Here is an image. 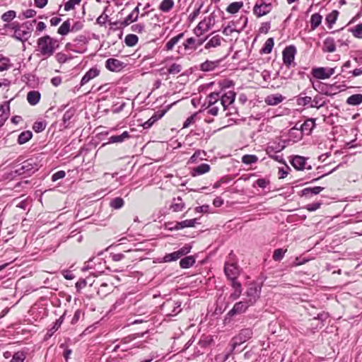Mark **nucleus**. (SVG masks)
<instances>
[{"label": "nucleus", "instance_id": "nucleus-17", "mask_svg": "<svg viewBox=\"0 0 362 362\" xmlns=\"http://www.w3.org/2000/svg\"><path fill=\"white\" fill-rule=\"evenodd\" d=\"M322 50L325 52H334L336 50L334 39L330 37L325 38L323 42Z\"/></svg>", "mask_w": 362, "mask_h": 362}, {"label": "nucleus", "instance_id": "nucleus-10", "mask_svg": "<svg viewBox=\"0 0 362 362\" xmlns=\"http://www.w3.org/2000/svg\"><path fill=\"white\" fill-rule=\"evenodd\" d=\"M272 8V6L271 4L262 3L259 5L256 4L253 11L257 17H261L269 13Z\"/></svg>", "mask_w": 362, "mask_h": 362}, {"label": "nucleus", "instance_id": "nucleus-46", "mask_svg": "<svg viewBox=\"0 0 362 362\" xmlns=\"http://www.w3.org/2000/svg\"><path fill=\"white\" fill-rule=\"evenodd\" d=\"M323 187H315L313 188H305L302 192L303 195H306L309 193H312L313 194H318L323 190Z\"/></svg>", "mask_w": 362, "mask_h": 362}, {"label": "nucleus", "instance_id": "nucleus-47", "mask_svg": "<svg viewBox=\"0 0 362 362\" xmlns=\"http://www.w3.org/2000/svg\"><path fill=\"white\" fill-rule=\"evenodd\" d=\"M220 106H221L220 103L208 105V113L214 116L217 115Z\"/></svg>", "mask_w": 362, "mask_h": 362}, {"label": "nucleus", "instance_id": "nucleus-19", "mask_svg": "<svg viewBox=\"0 0 362 362\" xmlns=\"http://www.w3.org/2000/svg\"><path fill=\"white\" fill-rule=\"evenodd\" d=\"M165 112V110L158 111L156 112L148 121L144 123V128H150L157 120L163 117Z\"/></svg>", "mask_w": 362, "mask_h": 362}, {"label": "nucleus", "instance_id": "nucleus-25", "mask_svg": "<svg viewBox=\"0 0 362 362\" xmlns=\"http://www.w3.org/2000/svg\"><path fill=\"white\" fill-rule=\"evenodd\" d=\"M315 125V119H308L304 122V123L300 126V129L302 132H305L308 134H309Z\"/></svg>", "mask_w": 362, "mask_h": 362}, {"label": "nucleus", "instance_id": "nucleus-8", "mask_svg": "<svg viewBox=\"0 0 362 362\" xmlns=\"http://www.w3.org/2000/svg\"><path fill=\"white\" fill-rule=\"evenodd\" d=\"M296 54V48L293 46L286 47L283 51V60L284 64L289 66L293 62Z\"/></svg>", "mask_w": 362, "mask_h": 362}, {"label": "nucleus", "instance_id": "nucleus-44", "mask_svg": "<svg viewBox=\"0 0 362 362\" xmlns=\"http://www.w3.org/2000/svg\"><path fill=\"white\" fill-rule=\"evenodd\" d=\"M0 72L8 70L11 68V64L10 59L5 57H1V61H0Z\"/></svg>", "mask_w": 362, "mask_h": 362}, {"label": "nucleus", "instance_id": "nucleus-14", "mask_svg": "<svg viewBox=\"0 0 362 362\" xmlns=\"http://www.w3.org/2000/svg\"><path fill=\"white\" fill-rule=\"evenodd\" d=\"M259 296V292L255 286L250 287L246 291L247 298L245 299L249 304L253 305Z\"/></svg>", "mask_w": 362, "mask_h": 362}, {"label": "nucleus", "instance_id": "nucleus-18", "mask_svg": "<svg viewBox=\"0 0 362 362\" xmlns=\"http://www.w3.org/2000/svg\"><path fill=\"white\" fill-rule=\"evenodd\" d=\"M219 64V61H209L202 63L199 66V69L202 71H211L214 70Z\"/></svg>", "mask_w": 362, "mask_h": 362}, {"label": "nucleus", "instance_id": "nucleus-48", "mask_svg": "<svg viewBox=\"0 0 362 362\" xmlns=\"http://www.w3.org/2000/svg\"><path fill=\"white\" fill-rule=\"evenodd\" d=\"M123 205L124 201L120 197L115 198L110 202V206L115 209H120Z\"/></svg>", "mask_w": 362, "mask_h": 362}, {"label": "nucleus", "instance_id": "nucleus-61", "mask_svg": "<svg viewBox=\"0 0 362 362\" xmlns=\"http://www.w3.org/2000/svg\"><path fill=\"white\" fill-rule=\"evenodd\" d=\"M83 24L81 22L78 21V22H76L74 25H72L71 28L72 32H77V31L81 30L83 28Z\"/></svg>", "mask_w": 362, "mask_h": 362}, {"label": "nucleus", "instance_id": "nucleus-13", "mask_svg": "<svg viewBox=\"0 0 362 362\" xmlns=\"http://www.w3.org/2000/svg\"><path fill=\"white\" fill-rule=\"evenodd\" d=\"M139 14V6L134 8V9L129 13L126 18L120 23V25L122 27H126L130 25L132 23H134L137 21Z\"/></svg>", "mask_w": 362, "mask_h": 362}, {"label": "nucleus", "instance_id": "nucleus-37", "mask_svg": "<svg viewBox=\"0 0 362 362\" xmlns=\"http://www.w3.org/2000/svg\"><path fill=\"white\" fill-rule=\"evenodd\" d=\"M194 262L193 257L188 256L180 260V265L182 268H189L194 263Z\"/></svg>", "mask_w": 362, "mask_h": 362}, {"label": "nucleus", "instance_id": "nucleus-3", "mask_svg": "<svg viewBox=\"0 0 362 362\" xmlns=\"http://www.w3.org/2000/svg\"><path fill=\"white\" fill-rule=\"evenodd\" d=\"M191 248V246L185 245L177 251L165 255V257H163V260L165 262L177 260L182 256L188 254L190 252Z\"/></svg>", "mask_w": 362, "mask_h": 362}, {"label": "nucleus", "instance_id": "nucleus-11", "mask_svg": "<svg viewBox=\"0 0 362 362\" xmlns=\"http://www.w3.org/2000/svg\"><path fill=\"white\" fill-rule=\"evenodd\" d=\"M235 98V93L231 90L227 92L221 96L220 104L223 110H225L228 105L234 102Z\"/></svg>", "mask_w": 362, "mask_h": 362}, {"label": "nucleus", "instance_id": "nucleus-35", "mask_svg": "<svg viewBox=\"0 0 362 362\" xmlns=\"http://www.w3.org/2000/svg\"><path fill=\"white\" fill-rule=\"evenodd\" d=\"M322 16L319 13H315L311 16L310 24L313 30L316 29L322 22Z\"/></svg>", "mask_w": 362, "mask_h": 362}, {"label": "nucleus", "instance_id": "nucleus-7", "mask_svg": "<svg viewBox=\"0 0 362 362\" xmlns=\"http://www.w3.org/2000/svg\"><path fill=\"white\" fill-rule=\"evenodd\" d=\"M105 66L108 70L117 72L121 71L124 67V65L121 61L117 59L110 58L106 61Z\"/></svg>", "mask_w": 362, "mask_h": 362}, {"label": "nucleus", "instance_id": "nucleus-33", "mask_svg": "<svg viewBox=\"0 0 362 362\" xmlns=\"http://www.w3.org/2000/svg\"><path fill=\"white\" fill-rule=\"evenodd\" d=\"M243 6V3L241 1L233 2L227 7L226 11L234 14L236 13Z\"/></svg>", "mask_w": 362, "mask_h": 362}, {"label": "nucleus", "instance_id": "nucleus-31", "mask_svg": "<svg viewBox=\"0 0 362 362\" xmlns=\"http://www.w3.org/2000/svg\"><path fill=\"white\" fill-rule=\"evenodd\" d=\"M185 207V204L182 202L180 197L173 199V202L170 206V208L173 211L178 212L181 211Z\"/></svg>", "mask_w": 362, "mask_h": 362}, {"label": "nucleus", "instance_id": "nucleus-41", "mask_svg": "<svg viewBox=\"0 0 362 362\" xmlns=\"http://www.w3.org/2000/svg\"><path fill=\"white\" fill-rule=\"evenodd\" d=\"M274 47V40L273 38H269L265 42V44L262 49V52L265 54H269L272 52V48Z\"/></svg>", "mask_w": 362, "mask_h": 362}, {"label": "nucleus", "instance_id": "nucleus-34", "mask_svg": "<svg viewBox=\"0 0 362 362\" xmlns=\"http://www.w3.org/2000/svg\"><path fill=\"white\" fill-rule=\"evenodd\" d=\"M129 137V134L127 132H124L120 135H116V136H112L109 138V142L110 143H121L125 139H127Z\"/></svg>", "mask_w": 362, "mask_h": 362}, {"label": "nucleus", "instance_id": "nucleus-45", "mask_svg": "<svg viewBox=\"0 0 362 362\" xmlns=\"http://www.w3.org/2000/svg\"><path fill=\"white\" fill-rule=\"evenodd\" d=\"M233 25H234L233 23H230L226 27H225L223 30V35H225L226 36H230L234 32L240 33V30H238L235 28H234Z\"/></svg>", "mask_w": 362, "mask_h": 362}, {"label": "nucleus", "instance_id": "nucleus-21", "mask_svg": "<svg viewBox=\"0 0 362 362\" xmlns=\"http://www.w3.org/2000/svg\"><path fill=\"white\" fill-rule=\"evenodd\" d=\"M197 223V218L185 220L180 222H177L175 226L173 228L175 230H180L184 228L194 227Z\"/></svg>", "mask_w": 362, "mask_h": 362}, {"label": "nucleus", "instance_id": "nucleus-43", "mask_svg": "<svg viewBox=\"0 0 362 362\" xmlns=\"http://www.w3.org/2000/svg\"><path fill=\"white\" fill-rule=\"evenodd\" d=\"M182 70V66L181 64L173 63L168 69V73L169 74H177Z\"/></svg>", "mask_w": 362, "mask_h": 362}, {"label": "nucleus", "instance_id": "nucleus-5", "mask_svg": "<svg viewBox=\"0 0 362 362\" xmlns=\"http://www.w3.org/2000/svg\"><path fill=\"white\" fill-rule=\"evenodd\" d=\"M212 24V18L209 17L208 18H204L203 21L199 23L197 27L194 29V33L197 36L202 35L204 33L207 32L210 30Z\"/></svg>", "mask_w": 362, "mask_h": 362}, {"label": "nucleus", "instance_id": "nucleus-56", "mask_svg": "<svg viewBox=\"0 0 362 362\" xmlns=\"http://www.w3.org/2000/svg\"><path fill=\"white\" fill-rule=\"evenodd\" d=\"M46 127V124L43 122H35L33 125V129L36 132H42Z\"/></svg>", "mask_w": 362, "mask_h": 362}, {"label": "nucleus", "instance_id": "nucleus-53", "mask_svg": "<svg viewBox=\"0 0 362 362\" xmlns=\"http://www.w3.org/2000/svg\"><path fill=\"white\" fill-rule=\"evenodd\" d=\"M25 354H23V352H20V351L16 352L13 356V358L10 362H23V361L25 360Z\"/></svg>", "mask_w": 362, "mask_h": 362}, {"label": "nucleus", "instance_id": "nucleus-51", "mask_svg": "<svg viewBox=\"0 0 362 362\" xmlns=\"http://www.w3.org/2000/svg\"><path fill=\"white\" fill-rule=\"evenodd\" d=\"M219 99V93H212L208 96V103L211 104H217L220 103L218 101Z\"/></svg>", "mask_w": 362, "mask_h": 362}, {"label": "nucleus", "instance_id": "nucleus-57", "mask_svg": "<svg viewBox=\"0 0 362 362\" xmlns=\"http://www.w3.org/2000/svg\"><path fill=\"white\" fill-rule=\"evenodd\" d=\"M132 30L136 33H141L144 30V25L142 23L134 24L131 28Z\"/></svg>", "mask_w": 362, "mask_h": 362}, {"label": "nucleus", "instance_id": "nucleus-40", "mask_svg": "<svg viewBox=\"0 0 362 362\" xmlns=\"http://www.w3.org/2000/svg\"><path fill=\"white\" fill-rule=\"evenodd\" d=\"M124 42L128 46H134L138 42V37L133 34H129L125 37Z\"/></svg>", "mask_w": 362, "mask_h": 362}, {"label": "nucleus", "instance_id": "nucleus-64", "mask_svg": "<svg viewBox=\"0 0 362 362\" xmlns=\"http://www.w3.org/2000/svg\"><path fill=\"white\" fill-rule=\"evenodd\" d=\"M47 1L48 0H34L35 5L40 8H44L47 5Z\"/></svg>", "mask_w": 362, "mask_h": 362}, {"label": "nucleus", "instance_id": "nucleus-4", "mask_svg": "<svg viewBox=\"0 0 362 362\" xmlns=\"http://www.w3.org/2000/svg\"><path fill=\"white\" fill-rule=\"evenodd\" d=\"M334 68L318 67L313 69V75L317 79H327L334 74Z\"/></svg>", "mask_w": 362, "mask_h": 362}, {"label": "nucleus", "instance_id": "nucleus-36", "mask_svg": "<svg viewBox=\"0 0 362 362\" xmlns=\"http://www.w3.org/2000/svg\"><path fill=\"white\" fill-rule=\"evenodd\" d=\"M173 6V0H163L159 6V9L163 12H168Z\"/></svg>", "mask_w": 362, "mask_h": 362}, {"label": "nucleus", "instance_id": "nucleus-16", "mask_svg": "<svg viewBox=\"0 0 362 362\" xmlns=\"http://www.w3.org/2000/svg\"><path fill=\"white\" fill-rule=\"evenodd\" d=\"M211 170V167L209 164L202 163L194 168L191 170V175L192 177H196L198 175H201L209 172Z\"/></svg>", "mask_w": 362, "mask_h": 362}, {"label": "nucleus", "instance_id": "nucleus-58", "mask_svg": "<svg viewBox=\"0 0 362 362\" xmlns=\"http://www.w3.org/2000/svg\"><path fill=\"white\" fill-rule=\"evenodd\" d=\"M65 175H66V173H65V172H64V171H63V170H59V171H58V172L55 173L52 175V181H54H54H57V180H59V179L64 178V177H65Z\"/></svg>", "mask_w": 362, "mask_h": 362}, {"label": "nucleus", "instance_id": "nucleus-52", "mask_svg": "<svg viewBox=\"0 0 362 362\" xmlns=\"http://www.w3.org/2000/svg\"><path fill=\"white\" fill-rule=\"evenodd\" d=\"M354 36L357 38H362V23L358 24L355 28L351 29Z\"/></svg>", "mask_w": 362, "mask_h": 362}, {"label": "nucleus", "instance_id": "nucleus-30", "mask_svg": "<svg viewBox=\"0 0 362 362\" xmlns=\"http://www.w3.org/2000/svg\"><path fill=\"white\" fill-rule=\"evenodd\" d=\"M339 12L336 10L332 11L326 16V21L328 23L329 28H332L338 18Z\"/></svg>", "mask_w": 362, "mask_h": 362}, {"label": "nucleus", "instance_id": "nucleus-28", "mask_svg": "<svg viewBox=\"0 0 362 362\" xmlns=\"http://www.w3.org/2000/svg\"><path fill=\"white\" fill-rule=\"evenodd\" d=\"M70 31H71V23L69 20H66L58 28L57 33L61 35H66Z\"/></svg>", "mask_w": 362, "mask_h": 362}, {"label": "nucleus", "instance_id": "nucleus-27", "mask_svg": "<svg viewBox=\"0 0 362 362\" xmlns=\"http://www.w3.org/2000/svg\"><path fill=\"white\" fill-rule=\"evenodd\" d=\"M8 115H9L8 105H0V127L8 119Z\"/></svg>", "mask_w": 362, "mask_h": 362}, {"label": "nucleus", "instance_id": "nucleus-63", "mask_svg": "<svg viewBox=\"0 0 362 362\" xmlns=\"http://www.w3.org/2000/svg\"><path fill=\"white\" fill-rule=\"evenodd\" d=\"M36 15V11L33 9H28L23 12V16L26 18H33Z\"/></svg>", "mask_w": 362, "mask_h": 362}, {"label": "nucleus", "instance_id": "nucleus-29", "mask_svg": "<svg viewBox=\"0 0 362 362\" xmlns=\"http://www.w3.org/2000/svg\"><path fill=\"white\" fill-rule=\"evenodd\" d=\"M362 103V94H354L349 96L346 103L350 105H358Z\"/></svg>", "mask_w": 362, "mask_h": 362}, {"label": "nucleus", "instance_id": "nucleus-23", "mask_svg": "<svg viewBox=\"0 0 362 362\" xmlns=\"http://www.w3.org/2000/svg\"><path fill=\"white\" fill-rule=\"evenodd\" d=\"M184 37V33H180L179 35L172 37L168 41L165 45V50L169 52L173 50L175 45Z\"/></svg>", "mask_w": 362, "mask_h": 362}, {"label": "nucleus", "instance_id": "nucleus-24", "mask_svg": "<svg viewBox=\"0 0 362 362\" xmlns=\"http://www.w3.org/2000/svg\"><path fill=\"white\" fill-rule=\"evenodd\" d=\"M223 38L219 35L212 37L205 45L206 49L217 47L221 45Z\"/></svg>", "mask_w": 362, "mask_h": 362}, {"label": "nucleus", "instance_id": "nucleus-38", "mask_svg": "<svg viewBox=\"0 0 362 362\" xmlns=\"http://www.w3.org/2000/svg\"><path fill=\"white\" fill-rule=\"evenodd\" d=\"M183 46L185 49H196L197 48V40L194 37H189L183 43Z\"/></svg>", "mask_w": 362, "mask_h": 362}, {"label": "nucleus", "instance_id": "nucleus-15", "mask_svg": "<svg viewBox=\"0 0 362 362\" xmlns=\"http://www.w3.org/2000/svg\"><path fill=\"white\" fill-rule=\"evenodd\" d=\"M100 74V71L97 68L90 69L83 76L81 81V86H83L90 81L91 79L98 76Z\"/></svg>", "mask_w": 362, "mask_h": 362}, {"label": "nucleus", "instance_id": "nucleus-62", "mask_svg": "<svg viewBox=\"0 0 362 362\" xmlns=\"http://www.w3.org/2000/svg\"><path fill=\"white\" fill-rule=\"evenodd\" d=\"M321 204L320 203H313V204H308L306 206V209L310 211H314L315 210H317V209L320 208Z\"/></svg>", "mask_w": 362, "mask_h": 362}, {"label": "nucleus", "instance_id": "nucleus-1", "mask_svg": "<svg viewBox=\"0 0 362 362\" xmlns=\"http://www.w3.org/2000/svg\"><path fill=\"white\" fill-rule=\"evenodd\" d=\"M36 23L35 20L26 21L22 24L18 22L6 23L4 25V34H8V31L13 33L12 37L21 42H25L31 36L33 30V25Z\"/></svg>", "mask_w": 362, "mask_h": 362}, {"label": "nucleus", "instance_id": "nucleus-55", "mask_svg": "<svg viewBox=\"0 0 362 362\" xmlns=\"http://www.w3.org/2000/svg\"><path fill=\"white\" fill-rule=\"evenodd\" d=\"M201 151H197L189 158L188 163H194L197 162V159L199 158L200 160H204V158H201Z\"/></svg>", "mask_w": 362, "mask_h": 362}, {"label": "nucleus", "instance_id": "nucleus-6", "mask_svg": "<svg viewBox=\"0 0 362 362\" xmlns=\"http://www.w3.org/2000/svg\"><path fill=\"white\" fill-rule=\"evenodd\" d=\"M224 272L228 279L235 280L239 275V269L236 264L226 263L224 267Z\"/></svg>", "mask_w": 362, "mask_h": 362}, {"label": "nucleus", "instance_id": "nucleus-42", "mask_svg": "<svg viewBox=\"0 0 362 362\" xmlns=\"http://www.w3.org/2000/svg\"><path fill=\"white\" fill-rule=\"evenodd\" d=\"M258 158L255 155H245L242 157V162L247 165L255 163Z\"/></svg>", "mask_w": 362, "mask_h": 362}, {"label": "nucleus", "instance_id": "nucleus-22", "mask_svg": "<svg viewBox=\"0 0 362 362\" xmlns=\"http://www.w3.org/2000/svg\"><path fill=\"white\" fill-rule=\"evenodd\" d=\"M306 159L304 157L300 156H296L292 161L291 164L296 170H303L305 168Z\"/></svg>", "mask_w": 362, "mask_h": 362}, {"label": "nucleus", "instance_id": "nucleus-59", "mask_svg": "<svg viewBox=\"0 0 362 362\" xmlns=\"http://www.w3.org/2000/svg\"><path fill=\"white\" fill-rule=\"evenodd\" d=\"M256 184L261 188H265L269 184V181L264 178H259L256 181Z\"/></svg>", "mask_w": 362, "mask_h": 362}, {"label": "nucleus", "instance_id": "nucleus-26", "mask_svg": "<svg viewBox=\"0 0 362 362\" xmlns=\"http://www.w3.org/2000/svg\"><path fill=\"white\" fill-rule=\"evenodd\" d=\"M40 99V94L38 91H30L27 95L28 102L32 105H36Z\"/></svg>", "mask_w": 362, "mask_h": 362}, {"label": "nucleus", "instance_id": "nucleus-2", "mask_svg": "<svg viewBox=\"0 0 362 362\" xmlns=\"http://www.w3.org/2000/svg\"><path fill=\"white\" fill-rule=\"evenodd\" d=\"M37 50L45 58L51 57L59 47L58 40L47 35L40 37L37 41Z\"/></svg>", "mask_w": 362, "mask_h": 362}, {"label": "nucleus", "instance_id": "nucleus-49", "mask_svg": "<svg viewBox=\"0 0 362 362\" xmlns=\"http://www.w3.org/2000/svg\"><path fill=\"white\" fill-rule=\"evenodd\" d=\"M81 0H69L64 4V10L69 11L74 8L76 5L80 4Z\"/></svg>", "mask_w": 362, "mask_h": 362}, {"label": "nucleus", "instance_id": "nucleus-50", "mask_svg": "<svg viewBox=\"0 0 362 362\" xmlns=\"http://www.w3.org/2000/svg\"><path fill=\"white\" fill-rule=\"evenodd\" d=\"M286 252V250H283L281 248L275 250L273 254V259L275 261L281 260L284 257Z\"/></svg>", "mask_w": 362, "mask_h": 362}, {"label": "nucleus", "instance_id": "nucleus-20", "mask_svg": "<svg viewBox=\"0 0 362 362\" xmlns=\"http://www.w3.org/2000/svg\"><path fill=\"white\" fill-rule=\"evenodd\" d=\"M284 98L281 94H272L265 98V103L268 105H276L284 100Z\"/></svg>", "mask_w": 362, "mask_h": 362}, {"label": "nucleus", "instance_id": "nucleus-9", "mask_svg": "<svg viewBox=\"0 0 362 362\" xmlns=\"http://www.w3.org/2000/svg\"><path fill=\"white\" fill-rule=\"evenodd\" d=\"M250 305H251L249 304L246 300H245L243 301L238 302L234 305L233 308L229 311L228 315H234L243 313Z\"/></svg>", "mask_w": 362, "mask_h": 362}, {"label": "nucleus", "instance_id": "nucleus-60", "mask_svg": "<svg viewBox=\"0 0 362 362\" xmlns=\"http://www.w3.org/2000/svg\"><path fill=\"white\" fill-rule=\"evenodd\" d=\"M196 114H194L189 117L183 124V128L189 127L194 122Z\"/></svg>", "mask_w": 362, "mask_h": 362}, {"label": "nucleus", "instance_id": "nucleus-39", "mask_svg": "<svg viewBox=\"0 0 362 362\" xmlns=\"http://www.w3.org/2000/svg\"><path fill=\"white\" fill-rule=\"evenodd\" d=\"M16 16V13L15 11H8L4 13L1 16V20L6 23H10L12 20H13Z\"/></svg>", "mask_w": 362, "mask_h": 362}, {"label": "nucleus", "instance_id": "nucleus-54", "mask_svg": "<svg viewBox=\"0 0 362 362\" xmlns=\"http://www.w3.org/2000/svg\"><path fill=\"white\" fill-rule=\"evenodd\" d=\"M298 105H306L312 103V98L309 96L299 98L297 100Z\"/></svg>", "mask_w": 362, "mask_h": 362}, {"label": "nucleus", "instance_id": "nucleus-12", "mask_svg": "<svg viewBox=\"0 0 362 362\" xmlns=\"http://www.w3.org/2000/svg\"><path fill=\"white\" fill-rule=\"evenodd\" d=\"M252 335V329H250L249 328L242 329L240 331V332L239 333V334L233 339V340H234L233 346L236 344H238V343L240 344V343H243V342L247 341V339L251 338Z\"/></svg>", "mask_w": 362, "mask_h": 362}, {"label": "nucleus", "instance_id": "nucleus-32", "mask_svg": "<svg viewBox=\"0 0 362 362\" xmlns=\"http://www.w3.org/2000/svg\"><path fill=\"white\" fill-rule=\"evenodd\" d=\"M33 136V134L30 131H25L20 134L18 138V143L19 144H23L28 142Z\"/></svg>", "mask_w": 362, "mask_h": 362}]
</instances>
